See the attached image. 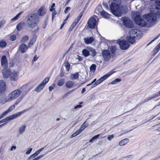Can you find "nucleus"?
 Returning <instances> with one entry per match:
<instances>
[{
    "label": "nucleus",
    "instance_id": "46",
    "mask_svg": "<svg viewBox=\"0 0 160 160\" xmlns=\"http://www.w3.org/2000/svg\"><path fill=\"white\" fill-rule=\"evenodd\" d=\"M5 22L6 21L4 20H2L0 21V29L3 28Z\"/></svg>",
    "mask_w": 160,
    "mask_h": 160
},
{
    "label": "nucleus",
    "instance_id": "20",
    "mask_svg": "<svg viewBox=\"0 0 160 160\" xmlns=\"http://www.w3.org/2000/svg\"><path fill=\"white\" fill-rule=\"evenodd\" d=\"M84 42L87 44H89L93 42L94 39L92 37L84 38L83 39Z\"/></svg>",
    "mask_w": 160,
    "mask_h": 160
},
{
    "label": "nucleus",
    "instance_id": "62",
    "mask_svg": "<svg viewBox=\"0 0 160 160\" xmlns=\"http://www.w3.org/2000/svg\"><path fill=\"white\" fill-rule=\"evenodd\" d=\"M84 123H83L81 126V128H80L81 130L83 131L84 129L86 128V127L84 125Z\"/></svg>",
    "mask_w": 160,
    "mask_h": 160
},
{
    "label": "nucleus",
    "instance_id": "4",
    "mask_svg": "<svg viewBox=\"0 0 160 160\" xmlns=\"http://www.w3.org/2000/svg\"><path fill=\"white\" fill-rule=\"evenodd\" d=\"M121 0H112L110 8L112 13L115 16H119V8L121 4Z\"/></svg>",
    "mask_w": 160,
    "mask_h": 160
},
{
    "label": "nucleus",
    "instance_id": "40",
    "mask_svg": "<svg viewBox=\"0 0 160 160\" xmlns=\"http://www.w3.org/2000/svg\"><path fill=\"white\" fill-rule=\"evenodd\" d=\"M28 39V36H25L22 38L21 40V42H24L27 41Z\"/></svg>",
    "mask_w": 160,
    "mask_h": 160
},
{
    "label": "nucleus",
    "instance_id": "47",
    "mask_svg": "<svg viewBox=\"0 0 160 160\" xmlns=\"http://www.w3.org/2000/svg\"><path fill=\"white\" fill-rule=\"evenodd\" d=\"M16 38V36L15 35H12L10 36V39L12 41H13L15 40Z\"/></svg>",
    "mask_w": 160,
    "mask_h": 160
},
{
    "label": "nucleus",
    "instance_id": "64",
    "mask_svg": "<svg viewBox=\"0 0 160 160\" xmlns=\"http://www.w3.org/2000/svg\"><path fill=\"white\" fill-rule=\"evenodd\" d=\"M76 59L78 60V62H80L82 60V58L80 56H78V58Z\"/></svg>",
    "mask_w": 160,
    "mask_h": 160
},
{
    "label": "nucleus",
    "instance_id": "10",
    "mask_svg": "<svg viewBox=\"0 0 160 160\" xmlns=\"http://www.w3.org/2000/svg\"><path fill=\"white\" fill-rule=\"evenodd\" d=\"M121 21L123 24L126 27L131 28L132 26V22L128 18L126 17H122L121 18Z\"/></svg>",
    "mask_w": 160,
    "mask_h": 160
},
{
    "label": "nucleus",
    "instance_id": "32",
    "mask_svg": "<svg viewBox=\"0 0 160 160\" xmlns=\"http://www.w3.org/2000/svg\"><path fill=\"white\" fill-rule=\"evenodd\" d=\"M79 74L78 72L75 73L73 74H72L70 77L71 79H76L78 78Z\"/></svg>",
    "mask_w": 160,
    "mask_h": 160
},
{
    "label": "nucleus",
    "instance_id": "53",
    "mask_svg": "<svg viewBox=\"0 0 160 160\" xmlns=\"http://www.w3.org/2000/svg\"><path fill=\"white\" fill-rule=\"evenodd\" d=\"M8 113V112L6 110V111L3 112L1 115L0 116V118L4 117L5 115H6Z\"/></svg>",
    "mask_w": 160,
    "mask_h": 160
},
{
    "label": "nucleus",
    "instance_id": "59",
    "mask_svg": "<svg viewBox=\"0 0 160 160\" xmlns=\"http://www.w3.org/2000/svg\"><path fill=\"white\" fill-rule=\"evenodd\" d=\"M38 59V58L37 57V56L36 55H35L33 57V59L32 60V62H34L36 61Z\"/></svg>",
    "mask_w": 160,
    "mask_h": 160
},
{
    "label": "nucleus",
    "instance_id": "1",
    "mask_svg": "<svg viewBox=\"0 0 160 160\" xmlns=\"http://www.w3.org/2000/svg\"><path fill=\"white\" fill-rule=\"evenodd\" d=\"M30 89L27 84L23 85L20 88L11 92L9 94L8 96V101H11L16 99L21 95H22L24 92L26 93V95Z\"/></svg>",
    "mask_w": 160,
    "mask_h": 160
},
{
    "label": "nucleus",
    "instance_id": "55",
    "mask_svg": "<svg viewBox=\"0 0 160 160\" xmlns=\"http://www.w3.org/2000/svg\"><path fill=\"white\" fill-rule=\"evenodd\" d=\"M71 91H70V92H67V93H66V94H65L63 96V98H66V97H68V95L70 94L71 92Z\"/></svg>",
    "mask_w": 160,
    "mask_h": 160
},
{
    "label": "nucleus",
    "instance_id": "31",
    "mask_svg": "<svg viewBox=\"0 0 160 160\" xmlns=\"http://www.w3.org/2000/svg\"><path fill=\"white\" fill-rule=\"evenodd\" d=\"M36 36H34L31 40L30 41V42L28 44V47H31V46L35 42L36 40Z\"/></svg>",
    "mask_w": 160,
    "mask_h": 160
},
{
    "label": "nucleus",
    "instance_id": "3",
    "mask_svg": "<svg viewBox=\"0 0 160 160\" xmlns=\"http://www.w3.org/2000/svg\"><path fill=\"white\" fill-rule=\"evenodd\" d=\"M27 18L26 23L29 27L33 28L37 26L39 21V17L37 13L29 14L27 16Z\"/></svg>",
    "mask_w": 160,
    "mask_h": 160
},
{
    "label": "nucleus",
    "instance_id": "9",
    "mask_svg": "<svg viewBox=\"0 0 160 160\" xmlns=\"http://www.w3.org/2000/svg\"><path fill=\"white\" fill-rule=\"evenodd\" d=\"M118 43L119 44L120 48L122 50L127 49L129 46V43L124 40L118 41Z\"/></svg>",
    "mask_w": 160,
    "mask_h": 160
},
{
    "label": "nucleus",
    "instance_id": "33",
    "mask_svg": "<svg viewBox=\"0 0 160 160\" xmlns=\"http://www.w3.org/2000/svg\"><path fill=\"white\" fill-rule=\"evenodd\" d=\"M96 69V66L95 64H92L90 67V72L93 73Z\"/></svg>",
    "mask_w": 160,
    "mask_h": 160
},
{
    "label": "nucleus",
    "instance_id": "24",
    "mask_svg": "<svg viewBox=\"0 0 160 160\" xmlns=\"http://www.w3.org/2000/svg\"><path fill=\"white\" fill-rule=\"evenodd\" d=\"M26 95V92H24L16 100L13 105H15V106L18 105Z\"/></svg>",
    "mask_w": 160,
    "mask_h": 160
},
{
    "label": "nucleus",
    "instance_id": "49",
    "mask_svg": "<svg viewBox=\"0 0 160 160\" xmlns=\"http://www.w3.org/2000/svg\"><path fill=\"white\" fill-rule=\"evenodd\" d=\"M82 103V102H80L79 103V105H76V106H75L74 107V109H78L79 108H81L82 106V105H80V104H81Z\"/></svg>",
    "mask_w": 160,
    "mask_h": 160
},
{
    "label": "nucleus",
    "instance_id": "63",
    "mask_svg": "<svg viewBox=\"0 0 160 160\" xmlns=\"http://www.w3.org/2000/svg\"><path fill=\"white\" fill-rule=\"evenodd\" d=\"M82 131L81 130V129H79V130H77L76 132V133H77V134L78 135L79 134H80L82 132Z\"/></svg>",
    "mask_w": 160,
    "mask_h": 160
},
{
    "label": "nucleus",
    "instance_id": "34",
    "mask_svg": "<svg viewBox=\"0 0 160 160\" xmlns=\"http://www.w3.org/2000/svg\"><path fill=\"white\" fill-rule=\"evenodd\" d=\"M65 82V79L64 78H61L58 82L57 85L60 86H62Z\"/></svg>",
    "mask_w": 160,
    "mask_h": 160
},
{
    "label": "nucleus",
    "instance_id": "52",
    "mask_svg": "<svg viewBox=\"0 0 160 160\" xmlns=\"http://www.w3.org/2000/svg\"><path fill=\"white\" fill-rule=\"evenodd\" d=\"M160 36V33L158 35L156 38H155L153 40H152L149 43H148V45L152 43L153 42L156 40L157 39H158L159 37Z\"/></svg>",
    "mask_w": 160,
    "mask_h": 160
},
{
    "label": "nucleus",
    "instance_id": "56",
    "mask_svg": "<svg viewBox=\"0 0 160 160\" xmlns=\"http://www.w3.org/2000/svg\"><path fill=\"white\" fill-rule=\"evenodd\" d=\"M32 148H30L26 152V155H28L29 154H30L32 151Z\"/></svg>",
    "mask_w": 160,
    "mask_h": 160
},
{
    "label": "nucleus",
    "instance_id": "25",
    "mask_svg": "<svg viewBox=\"0 0 160 160\" xmlns=\"http://www.w3.org/2000/svg\"><path fill=\"white\" fill-rule=\"evenodd\" d=\"M134 38H135L132 37L131 35H129V36H127V40L130 43L133 44L135 43V40Z\"/></svg>",
    "mask_w": 160,
    "mask_h": 160
},
{
    "label": "nucleus",
    "instance_id": "30",
    "mask_svg": "<svg viewBox=\"0 0 160 160\" xmlns=\"http://www.w3.org/2000/svg\"><path fill=\"white\" fill-rule=\"evenodd\" d=\"M74 84V82L72 81H68L66 83L65 86L68 88H71Z\"/></svg>",
    "mask_w": 160,
    "mask_h": 160
},
{
    "label": "nucleus",
    "instance_id": "61",
    "mask_svg": "<svg viewBox=\"0 0 160 160\" xmlns=\"http://www.w3.org/2000/svg\"><path fill=\"white\" fill-rule=\"evenodd\" d=\"M78 135L77 134L76 132H75L73 133L71 136V138H73L74 137Z\"/></svg>",
    "mask_w": 160,
    "mask_h": 160
},
{
    "label": "nucleus",
    "instance_id": "22",
    "mask_svg": "<svg viewBox=\"0 0 160 160\" xmlns=\"http://www.w3.org/2000/svg\"><path fill=\"white\" fill-rule=\"evenodd\" d=\"M26 128V125L25 124H23L18 129V133L19 135L22 134L25 131Z\"/></svg>",
    "mask_w": 160,
    "mask_h": 160
},
{
    "label": "nucleus",
    "instance_id": "37",
    "mask_svg": "<svg viewBox=\"0 0 160 160\" xmlns=\"http://www.w3.org/2000/svg\"><path fill=\"white\" fill-rule=\"evenodd\" d=\"M64 66L66 68L67 70L69 71L70 68V65L68 61H66L64 63Z\"/></svg>",
    "mask_w": 160,
    "mask_h": 160
},
{
    "label": "nucleus",
    "instance_id": "7",
    "mask_svg": "<svg viewBox=\"0 0 160 160\" xmlns=\"http://www.w3.org/2000/svg\"><path fill=\"white\" fill-rule=\"evenodd\" d=\"M114 72H112L111 71L107 73H106L105 75H104L103 76L101 77L100 78L98 79L96 82L94 83L93 85L91 86V88H93L95 86H96L97 85L100 84L102 82L107 79L108 77H110L111 75H112L113 73Z\"/></svg>",
    "mask_w": 160,
    "mask_h": 160
},
{
    "label": "nucleus",
    "instance_id": "14",
    "mask_svg": "<svg viewBox=\"0 0 160 160\" xmlns=\"http://www.w3.org/2000/svg\"><path fill=\"white\" fill-rule=\"evenodd\" d=\"M26 110H25L22 111L20 112H18L16 113H14V114L10 115L9 116L10 120H13L15 118H18L20 117L22 114L24 113L25 111H26Z\"/></svg>",
    "mask_w": 160,
    "mask_h": 160
},
{
    "label": "nucleus",
    "instance_id": "54",
    "mask_svg": "<svg viewBox=\"0 0 160 160\" xmlns=\"http://www.w3.org/2000/svg\"><path fill=\"white\" fill-rule=\"evenodd\" d=\"M55 6V3H53L51 6V8L50 9V11L51 12H52L53 11H54L55 8H53Z\"/></svg>",
    "mask_w": 160,
    "mask_h": 160
},
{
    "label": "nucleus",
    "instance_id": "45",
    "mask_svg": "<svg viewBox=\"0 0 160 160\" xmlns=\"http://www.w3.org/2000/svg\"><path fill=\"white\" fill-rule=\"evenodd\" d=\"M111 52L112 53H114L116 50V47L115 46H113L111 47L110 49Z\"/></svg>",
    "mask_w": 160,
    "mask_h": 160
},
{
    "label": "nucleus",
    "instance_id": "35",
    "mask_svg": "<svg viewBox=\"0 0 160 160\" xmlns=\"http://www.w3.org/2000/svg\"><path fill=\"white\" fill-rule=\"evenodd\" d=\"M49 80V78L48 77H46L41 82V84L44 87L46 84L48 82Z\"/></svg>",
    "mask_w": 160,
    "mask_h": 160
},
{
    "label": "nucleus",
    "instance_id": "2",
    "mask_svg": "<svg viewBox=\"0 0 160 160\" xmlns=\"http://www.w3.org/2000/svg\"><path fill=\"white\" fill-rule=\"evenodd\" d=\"M151 12L148 14L144 15L143 18L149 23H152L156 21L157 16L160 14V2L155 8L151 10Z\"/></svg>",
    "mask_w": 160,
    "mask_h": 160
},
{
    "label": "nucleus",
    "instance_id": "17",
    "mask_svg": "<svg viewBox=\"0 0 160 160\" xmlns=\"http://www.w3.org/2000/svg\"><path fill=\"white\" fill-rule=\"evenodd\" d=\"M159 96H160V91L154 94L152 96L146 99L143 100L142 102H147Z\"/></svg>",
    "mask_w": 160,
    "mask_h": 160
},
{
    "label": "nucleus",
    "instance_id": "43",
    "mask_svg": "<svg viewBox=\"0 0 160 160\" xmlns=\"http://www.w3.org/2000/svg\"><path fill=\"white\" fill-rule=\"evenodd\" d=\"M15 105H13L11 106L7 110V111L9 113L11 112L12 110H13L15 108Z\"/></svg>",
    "mask_w": 160,
    "mask_h": 160
},
{
    "label": "nucleus",
    "instance_id": "8",
    "mask_svg": "<svg viewBox=\"0 0 160 160\" xmlns=\"http://www.w3.org/2000/svg\"><path fill=\"white\" fill-rule=\"evenodd\" d=\"M142 35L141 31L137 29H132L129 32V35L137 39L141 37Z\"/></svg>",
    "mask_w": 160,
    "mask_h": 160
},
{
    "label": "nucleus",
    "instance_id": "41",
    "mask_svg": "<svg viewBox=\"0 0 160 160\" xmlns=\"http://www.w3.org/2000/svg\"><path fill=\"white\" fill-rule=\"evenodd\" d=\"M121 81V79L119 78H116L114 81L112 82L111 84H116L117 83Z\"/></svg>",
    "mask_w": 160,
    "mask_h": 160
},
{
    "label": "nucleus",
    "instance_id": "5",
    "mask_svg": "<svg viewBox=\"0 0 160 160\" xmlns=\"http://www.w3.org/2000/svg\"><path fill=\"white\" fill-rule=\"evenodd\" d=\"M132 15L133 19L138 24L142 27L146 26V22L141 18L139 12H132Z\"/></svg>",
    "mask_w": 160,
    "mask_h": 160
},
{
    "label": "nucleus",
    "instance_id": "36",
    "mask_svg": "<svg viewBox=\"0 0 160 160\" xmlns=\"http://www.w3.org/2000/svg\"><path fill=\"white\" fill-rule=\"evenodd\" d=\"M22 12H19L18 13L15 17L12 18L11 19V21H15L18 20Z\"/></svg>",
    "mask_w": 160,
    "mask_h": 160
},
{
    "label": "nucleus",
    "instance_id": "21",
    "mask_svg": "<svg viewBox=\"0 0 160 160\" xmlns=\"http://www.w3.org/2000/svg\"><path fill=\"white\" fill-rule=\"evenodd\" d=\"M28 49V47L24 43L21 44L19 47V50L22 53L25 52Z\"/></svg>",
    "mask_w": 160,
    "mask_h": 160
},
{
    "label": "nucleus",
    "instance_id": "60",
    "mask_svg": "<svg viewBox=\"0 0 160 160\" xmlns=\"http://www.w3.org/2000/svg\"><path fill=\"white\" fill-rule=\"evenodd\" d=\"M52 12V19H53L54 17L56 14V12L55 10L53 11Z\"/></svg>",
    "mask_w": 160,
    "mask_h": 160
},
{
    "label": "nucleus",
    "instance_id": "11",
    "mask_svg": "<svg viewBox=\"0 0 160 160\" xmlns=\"http://www.w3.org/2000/svg\"><path fill=\"white\" fill-rule=\"evenodd\" d=\"M87 23L90 28H94L97 24L96 19L93 17H91L88 20Z\"/></svg>",
    "mask_w": 160,
    "mask_h": 160
},
{
    "label": "nucleus",
    "instance_id": "58",
    "mask_svg": "<svg viewBox=\"0 0 160 160\" xmlns=\"http://www.w3.org/2000/svg\"><path fill=\"white\" fill-rule=\"evenodd\" d=\"M70 9V8L69 7H67L65 10L64 12L65 13H67L68 11Z\"/></svg>",
    "mask_w": 160,
    "mask_h": 160
},
{
    "label": "nucleus",
    "instance_id": "38",
    "mask_svg": "<svg viewBox=\"0 0 160 160\" xmlns=\"http://www.w3.org/2000/svg\"><path fill=\"white\" fill-rule=\"evenodd\" d=\"M8 97L7 96V97L5 98L4 99L1 100L0 101V103L2 104H5L6 102H10L11 101H8Z\"/></svg>",
    "mask_w": 160,
    "mask_h": 160
},
{
    "label": "nucleus",
    "instance_id": "12",
    "mask_svg": "<svg viewBox=\"0 0 160 160\" xmlns=\"http://www.w3.org/2000/svg\"><path fill=\"white\" fill-rule=\"evenodd\" d=\"M9 77L10 79L12 82H15L17 81L18 79V75L17 72L15 71H12Z\"/></svg>",
    "mask_w": 160,
    "mask_h": 160
},
{
    "label": "nucleus",
    "instance_id": "29",
    "mask_svg": "<svg viewBox=\"0 0 160 160\" xmlns=\"http://www.w3.org/2000/svg\"><path fill=\"white\" fill-rule=\"evenodd\" d=\"M103 18H109L110 15L104 10H102L100 14Z\"/></svg>",
    "mask_w": 160,
    "mask_h": 160
},
{
    "label": "nucleus",
    "instance_id": "26",
    "mask_svg": "<svg viewBox=\"0 0 160 160\" xmlns=\"http://www.w3.org/2000/svg\"><path fill=\"white\" fill-rule=\"evenodd\" d=\"M40 152L38 150L36 151L34 153L31 155L28 158V160H31L33 158L36 157L37 156Z\"/></svg>",
    "mask_w": 160,
    "mask_h": 160
},
{
    "label": "nucleus",
    "instance_id": "16",
    "mask_svg": "<svg viewBox=\"0 0 160 160\" xmlns=\"http://www.w3.org/2000/svg\"><path fill=\"white\" fill-rule=\"evenodd\" d=\"M6 86L5 82L2 80H0V93H3L6 91Z\"/></svg>",
    "mask_w": 160,
    "mask_h": 160
},
{
    "label": "nucleus",
    "instance_id": "42",
    "mask_svg": "<svg viewBox=\"0 0 160 160\" xmlns=\"http://www.w3.org/2000/svg\"><path fill=\"white\" fill-rule=\"evenodd\" d=\"M9 121H10V119H9V116H8L7 118H5L4 119L1 120L0 121V124L4 122H6L5 123H6L7 122Z\"/></svg>",
    "mask_w": 160,
    "mask_h": 160
},
{
    "label": "nucleus",
    "instance_id": "28",
    "mask_svg": "<svg viewBox=\"0 0 160 160\" xmlns=\"http://www.w3.org/2000/svg\"><path fill=\"white\" fill-rule=\"evenodd\" d=\"M102 7L101 6H98L95 9V12L98 15L101 14V12H102Z\"/></svg>",
    "mask_w": 160,
    "mask_h": 160
},
{
    "label": "nucleus",
    "instance_id": "18",
    "mask_svg": "<svg viewBox=\"0 0 160 160\" xmlns=\"http://www.w3.org/2000/svg\"><path fill=\"white\" fill-rule=\"evenodd\" d=\"M46 11L44 6L40 8L37 12V14L40 16H43L46 13Z\"/></svg>",
    "mask_w": 160,
    "mask_h": 160
},
{
    "label": "nucleus",
    "instance_id": "44",
    "mask_svg": "<svg viewBox=\"0 0 160 160\" xmlns=\"http://www.w3.org/2000/svg\"><path fill=\"white\" fill-rule=\"evenodd\" d=\"M7 43L6 42L1 40L0 41V47L3 48L5 47Z\"/></svg>",
    "mask_w": 160,
    "mask_h": 160
},
{
    "label": "nucleus",
    "instance_id": "23",
    "mask_svg": "<svg viewBox=\"0 0 160 160\" xmlns=\"http://www.w3.org/2000/svg\"><path fill=\"white\" fill-rule=\"evenodd\" d=\"M129 140L128 138H125L120 141L118 143L119 145L120 146H122L126 145L129 142Z\"/></svg>",
    "mask_w": 160,
    "mask_h": 160
},
{
    "label": "nucleus",
    "instance_id": "51",
    "mask_svg": "<svg viewBox=\"0 0 160 160\" xmlns=\"http://www.w3.org/2000/svg\"><path fill=\"white\" fill-rule=\"evenodd\" d=\"M114 135L113 134L108 135L107 138V139L109 141H111L112 139L113 138Z\"/></svg>",
    "mask_w": 160,
    "mask_h": 160
},
{
    "label": "nucleus",
    "instance_id": "48",
    "mask_svg": "<svg viewBox=\"0 0 160 160\" xmlns=\"http://www.w3.org/2000/svg\"><path fill=\"white\" fill-rule=\"evenodd\" d=\"M17 29L18 31H20L22 28V25L21 23L18 24L17 26Z\"/></svg>",
    "mask_w": 160,
    "mask_h": 160
},
{
    "label": "nucleus",
    "instance_id": "50",
    "mask_svg": "<svg viewBox=\"0 0 160 160\" xmlns=\"http://www.w3.org/2000/svg\"><path fill=\"white\" fill-rule=\"evenodd\" d=\"M47 154V153H46L45 154H42L41 155H40L38 156L37 157H35V158L36 159V160H38L41 158H42L44 156H45L46 154Z\"/></svg>",
    "mask_w": 160,
    "mask_h": 160
},
{
    "label": "nucleus",
    "instance_id": "39",
    "mask_svg": "<svg viewBox=\"0 0 160 160\" xmlns=\"http://www.w3.org/2000/svg\"><path fill=\"white\" fill-rule=\"evenodd\" d=\"M100 135V134H98L95 135L89 140V142H93L94 140L98 138Z\"/></svg>",
    "mask_w": 160,
    "mask_h": 160
},
{
    "label": "nucleus",
    "instance_id": "15",
    "mask_svg": "<svg viewBox=\"0 0 160 160\" xmlns=\"http://www.w3.org/2000/svg\"><path fill=\"white\" fill-rule=\"evenodd\" d=\"M12 71H10L9 69H7L6 68L3 69L2 71L3 77L4 79H7L9 78Z\"/></svg>",
    "mask_w": 160,
    "mask_h": 160
},
{
    "label": "nucleus",
    "instance_id": "6",
    "mask_svg": "<svg viewBox=\"0 0 160 160\" xmlns=\"http://www.w3.org/2000/svg\"><path fill=\"white\" fill-rule=\"evenodd\" d=\"M90 52H91V55L94 57L96 55V51L92 48L88 46L86 49H83L82 51V55L85 57H87L90 55Z\"/></svg>",
    "mask_w": 160,
    "mask_h": 160
},
{
    "label": "nucleus",
    "instance_id": "27",
    "mask_svg": "<svg viewBox=\"0 0 160 160\" xmlns=\"http://www.w3.org/2000/svg\"><path fill=\"white\" fill-rule=\"evenodd\" d=\"M44 87L41 83L39 84L35 89L34 91L38 92L41 91Z\"/></svg>",
    "mask_w": 160,
    "mask_h": 160
},
{
    "label": "nucleus",
    "instance_id": "57",
    "mask_svg": "<svg viewBox=\"0 0 160 160\" xmlns=\"http://www.w3.org/2000/svg\"><path fill=\"white\" fill-rule=\"evenodd\" d=\"M155 51H156V53L158 52L160 50V47H159L158 45H157L155 48L154 49Z\"/></svg>",
    "mask_w": 160,
    "mask_h": 160
},
{
    "label": "nucleus",
    "instance_id": "19",
    "mask_svg": "<svg viewBox=\"0 0 160 160\" xmlns=\"http://www.w3.org/2000/svg\"><path fill=\"white\" fill-rule=\"evenodd\" d=\"M1 65L2 66L6 68L8 65L7 59L5 56H2L1 58Z\"/></svg>",
    "mask_w": 160,
    "mask_h": 160
},
{
    "label": "nucleus",
    "instance_id": "13",
    "mask_svg": "<svg viewBox=\"0 0 160 160\" xmlns=\"http://www.w3.org/2000/svg\"><path fill=\"white\" fill-rule=\"evenodd\" d=\"M102 54L104 60L106 61H108L111 57L109 51L108 50H105L103 51Z\"/></svg>",
    "mask_w": 160,
    "mask_h": 160
}]
</instances>
